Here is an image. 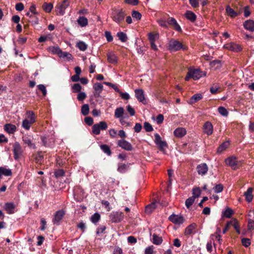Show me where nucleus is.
Here are the masks:
<instances>
[{
  "label": "nucleus",
  "instance_id": "680f3d73",
  "mask_svg": "<svg viewBox=\"0 0 254 254\" xmlns=\"http://www.w3.org/2000/svg\"><path fill=\"white\" fill-rule=\"evenodd\" d=\"M144 128L147 132H150L153 130V127L148 122L144 123Z\"/></svg>",
  "mask_w": 254,
  "mask_h": 254
},
{
  "label": "nucleus",
  "instance_id": "864d4df0",
  "mask_svg": "<svg viewBox=\"0 0 254 254\" xmlns=\"http://www.w3.org/2000/svg\"><path fill=\"white\" fill-rule=\"evenodd\" d=\"M72 89L73 90V92L77 93V92H79L80 91V90L82 89V87H81V86L80 85V84L76 83V84H74L72 86Z\"/></svg>",
  "mask_w": 254,
  "mask_h": 254
},
{
  "label": "nucleus",
  "instance_id": "2f4dec72",
  "mask_svg": "<svg viewBox=\"0 0 254 254\" xmlns=\"http://www.w3.org/2000/svg\"><path fill=\"white\" fill-rule=\"evenodd\" d=\"M229 144L230 143L229 141H225L223 142L217 148V152L218 153H221L228 147Z\"/></svg>",
  "mask_w": 254,
  "mask_h": 254
},
{
  "label": "nucleus",
  "instance_id": "9b49d317",
  "mask_svg": "<svg viewBox=\"0 0 254 254\" xmlns=\"http://www.w3.org/2000/svg\"><path fill=\"white\" fill-rule=\"evenodd\" d=\"M135 97L138 101L143 104H146V100L144 97L143 90L141 89H137L134 91Z\"/></svg>",
  "mask_w": 254,
  "mask_h": 254
},
{
  "label": "nucleus",
  "instance_id": "a19ab883",
  "mask_svg": "<svg viewBox=\"0 0 254 254\" xmlns=\"http://www.w3.org/2000/svg\"><path fill=\"white\" fill-rule=\"evenodd\" d=\"M102 150L108 155H111V151L109 146L106 144H103L100 146Z\"/></svg>",
  "mask_w": 254,
  "mask_h": 254
},
{
  "label": "nucleus",
  "instance_id": "de8ad7c7",
  "mask_svg": "<svg viewBox=\"0 0 254 254\" xmlns=\"http://www.w3.org/2000/svg\"><path fill=\"white\" fill-rule=\"evenodd\" d=\"M195 200V198L194 197H190L188 199H186L185 202V205L187 208L189 209L190 207L192 205Z\"/></svg>",
  "mask_w": 254,
  "mask_h": 254
},
{
  "label": "nucleus",
  "instance_id": "39448f33",
  "mask_svg": "<svg viewBox=\"0 0 254 254\" xmlns=\"http://www.w3.org/2000/svg\"><path fill=\"white\" fill-rule=\"evenodd\" d=\"M183 48L182 44L177 40L172 39L169 42V50L171 52H176Z\"/></svg>",
  "mask_w": 254,
  "mask_h": 254
},
{
  "label": "nucleus",
  "instance_id": "72a5a7b5",
  "mask_svg": "<svg viewBox=\"0 0 254 254\" xmlns=\"http://www.w3.org/2000/svg\"><path fill=\"white\" fill-rule=\"evenodd\" d=\"M156 207V204L155 202H152L148 204L145 207V212L147 214L151 213L153 210Z\"/></svg>",
  "mask_w": 254,
  "mask_h": 254
},
{
  "label": "nucleus",
  "instance_id": "f8f14e48",
  "mask_svg": "<svg viewBox=\"0 0 254 254\" xmlns=\"http://www.w3.org/2000/svg\"><path fill=\"white\" fill-rule=\"evenodd\" d=\"M64 214V212L63 210L57 211L55 214L53 219L54 224L59 225L60 221L63 219Z\"/></svg>",
  "mask_w": 254,
  "mask_h": 254
},
{
  "label": "nucleus",
  "instance_id": "6ab92c4d",
  "mask_svg": "<svg viewBox=\"0 0 254 254\" xmlns=\"http://www.w3.org/2000/svg\"><path fill=\"white\" fill-rule=\"evenodd\" d=\"M244 28L251 32L254 31V21L251 19L247 20L244 23Z\"/></svg>",
  "mask_w": 254,
  "mask_h": 254
},
{
  "label": "nucleus",
  "instance_id": "774afa93",
  "mask_svg": "<svg viewBox=\"0 0 254 254\" xmlns=\"http://www.w3.org/2000/svg\"><path fill=\"white\" fill-rule=\"evenodd\" d=\"M38 89L42 91L43 95L46 96L47 94V90L46 87L43 84H39L38 85Z\"/></svg>",
  "mask_w": 254,
  "mask_h": 254
},
{
  "label": "nucleus",
  "instance_id": "8fccbe9b",
  "mask_svg": "<svg viewBox=\"0 0 254 254\" xmlns=\"http://www.w3.org/2000/svg\"><path fill=\"white\" fill-rule=\"evenodd\" d=\"M51 51L54 54H56L58 55V56L60 57V55L62 53V50L58 46L56 47H52L50 48Z\"/></svg>",
  "mask_w": 254,
  "mask_h": 254
},
{
  "label": "nucleus",
  "instance_id": "f03ea898",
  "mask_svg": "<svg viewBox=\"0 0 254 254\" xmlns=\"http://www.w3.org/2000/svg\"><path fill=\"white\" fill-rule=\"evenodd\" d=\"M69 5V0H64L62 3H58L56 6L57 15H63L65 13V9Z\"/></svg>",
  "mask_w": 254,
  "mask_h": 254
},
{
  "label": "nucleus",
  "instance_id": "0eeeda50",
  "mask_svg": "<svg viewBox=\"0 0 254 254\" xmlns=\"http://www.w3.org/2000/svg\"><path fill=\"white\" fill-rule=\"evenodd\" d=\"M169 220L176 225H181L185 221V218L182 215L172 214L169 217Z\"/></svg>",
  "mask_w": 254,
  "mask_h": 254
},
{
  "label": "nucleus",
  "instance_id": "1a4fd4ad",
  "mask_svg": "<svg viewBox=\"0 0 254 254\" xmlns=\"http://www.w3.org/2000/svg\"><path fill=\"white\" fill-rule=\"evenodd\" d=\"M224 48L225 49H226L229 50H230V51H232L233 52H240L242 49L241 46H240L238 44H235L233 42H231L230 43H227V44H225L224 45Z\"/></svg>",
  "mask_w": 254,
  "mask_h": 254
},
{
  "label": "nucleus",
  "instance_id": "ddd939ff",
  "mask_svg": "<svg viewBox=\"0 0 254 254\" xmlns=\"http://www.w3.org/2000/svg\"><path fill=\"white\" fill-rule=\"evenodd\" d=\"M203 132L208 135L212 134L213 131V126L210 122H205L203 126Z\"/></svg>",
  "mask_w": 254,
  "mask_h": 254
},
{
  "label": "nucleus",
  "instance_id": "09e8293b",
  "mask_svg": "<svg viewBox=\"0 0 254 254\" xmlns=\"http://www.w3.org/2000/svg\"><path fill=\"white\" fill-rule=\"evenodd\" d=\"M100 219V215L98 213H95L92 215L90 218L91 222L96 223Z\"/></svg>",
  "mask_w": 254,
  "mask_h": 254
},
{
  "label": "nucleus",
  "instance_id": "c756f323",
  "mask_svg": "<svg viewBox=\"0 0 254 254\" xmlns=\"http://www.w3.org/2000/svg\"><path fill=\"white\" fill-rule=\"evenodd\" d=\"M185 16L187 19L192 22L196 20V15L191 11H187L185 13Z\"/></svg>",
  "mask_w": 254,
  "mask_h": 254
},
{
  "label": "nucleus",
  "instance_id": "5701e85b",
  "mask_svg": "<svg viewBox=\"0 0 254 254\" xmlns=\"http://www.w3.org/2000/svg\"><path fill=\"white\" fill-rule=\"evenodd\" d=\"M202 98V95L201 94H195L193 95L188 101L190 105H192Z\"/></svg>",
  "mask_w": 254,
  "mask_h": 254
},
{
  "label": "nucleus",
  "instance_id": "aec40b11",
  "mask_svg": "<svg viewBox=\"0 0 254 254\" xmlns=\"http://www.w3.org/2000/svg\"><path fill=\"white\" fill-rule=\"evenodd\" d=\"M226 163L231 166L233 169H236V166L237 165V161L235 157H231L225 160Z\"/></svg>",
  "mask_w": 254,
  "mask_h": 254
},
{
  "label": "nucleus",
  "instance_id": "f3484780",
  "mask_svg": "<svg viewBox=\"0 0 254 254\" xmlns=\"http://www.w3.org/2000/svg\"><path fill=\"white\" fill-rule=\"evenodd\" d=\"M196 169L198 174L203 176L207 173L208 171V167L206 164L202 163L197 166Z\"/></svg>",
  "mask_w": 254,
  "mask_h": 254
},
{
  "label": "nucleus",
  "instance_id": "7ed1b4c3",
  "mask_svg": "<svg viewBox=\"0 0 254 254\" xmlns=\"http://www.w3.org/2000/svg\"><path fill=\"white\" fill-rule=\"evenodd\" d=\"M201 77L200 71L198 69H189L187 74L185 77L186 81L189 80L190 78H193L194 80L198 79Z\"/></svg>",
  "mask_w": 254,
  "mask_h": 254
},
{
  "label": "nucleus",
  "instance_id": "412c9836",
  "mask_svg": "<svg viewBox=\"0 0 254 254\" xmlns=\"http://www.w3.org/2000/svg\"><path fill=\"white\" fill-rule=\"evenodd\" d=\"M196 224L192 223L189 225L185 229L184 234L185 236L190 235L194 233V230L196 228Z\"/></svg>",
  "mask_w": 254,
  "mask_h": 254
},
{
  "label": "nucleus",
  "instance_id": "052dcab7",
  "mask_svg": "<svg viewBox=\"0 0 254 254\" xmlns=\"http://www.w3.org/2000/svg\"><path fill=\"white\" fill-rule=\"evenodd\" d=\"M41 140L43 145L45 147H50L51 144L49 142V140L46 136H42Z\"/></svg>",
  "mask_w": 254,
  "mask_h": 254
},
{
  "label": "nucleus",
  "instance_id": "bf43d9fd",
  "mask_svg": "<svg viewBox=\"0 0 254 254\" xmlns=\"http://www.w3.org/2000/svg\"><path fill=\"white\" fill-rule=\"evenodd\" d=\"M131 15L133 18H136L137 20H140L141 18V13L137 11H132Z\"/></svg>",
  "mask_w": 254,
  "mask_h": 254
},
{
  "label": "nucleus",
  "instance_id": "20e7f679",
  "mask_svg": "<svg viewBox=\"0 0 254 254\" xmlns=\"http://www.w3.org/2000/svg\"><path fill=\"white\" fill-rule=\"evenodd\" d=\"M107 127V123L104 121H102L98 124H94L92 126V132L94 134L98 135L100 133L101 130H105Z\"/></svg>",
  "mask_w": 254,
  "mask_h": 254
},
{
  "label": "nucleus",
  "instance_id": "bb28decb",
  "mask_svg": "<svg viewBox=\"0 0 254 254\" xmlns=\"http://www.w3.org/2000/svg\"><path fill=\"white\" fill-rule=\"evenodd\" d=\"M227 225L233 226L234 227V228H235V229L236 230L237 233H238V234L240 233V231L239 229L240 226H239V225L238 223V221L237 219H233L231 221L228 222L227 223Z\"/></svg>",
  "mask_w": 254,
  "mask_h": 254
},
{
  "label": "nucleus",
  "instance_id": "58836bf2",
  "mask_svg": "<svg viewBox=\"0 0 254 254\" xmlns=\"http://www.w3.org/2000/svg\"><path fill=\"white\" fill-rule=\"evenodd\" d=\"M42 7L46 12H50L53 7V5L51 3L44 2Z\"/></svg>",
  "mask_w": 254,
  "mask_h": 254
},
{
  "label": "nucleus",
  "instance_id": "7c9ffc66",
  "mask_svg": "<svg viewBox=\"0 0 254 254\" xmlns=\"http://www.w3.org/2000/svg\"><path fill=\"white\" fill-rule=\"evenodd\" d=\"M12 175L11 170L9 169H6L4 167H0V176H10Z\"/></svg>",
  "mask_w": 254,
  "mask_h": 254
},
{
  "label": "nucleus",
  "instance_id": "69168bd1",
  "mask_svg": "<svg viewBox=\"0 0 254 254\" xmlns=\"http://www.w3.org/2000/svg\"><path fill=\"white\" fill-rule=\"evenodd\" d=\"M242 243L245 247H248L251 245V240L248 238H243Z\"/></svg>",
  "mask_w": 254,
  "mask_h": 254
},
{
  "label": "nucleus",
  "instance_id": "a878e982",
  "mask_svg": "<svg viewBox=\"0 0 254 254\" xmlns=\"http://www.w3.org/2000/svg\"><path fill=\"white\" fill-rule=\"evenodd\" d=\"M108 61L112 64H115L118 62L117 57L112 52H109L107 54Z\"/></svg>",
  "mask_w": 254,
  "mask_h": 254
},
{
  "label": "nucleus",
  "instance_id": "6e6d98bb",
  "mask_svg": "<svg viewBox=\"0 0 254 254\" xmlns=\"http://www.w3.org/2000/svg\"><path fill=\"white\" fill-rule=\"evenodd\" d=\"M218 111L221 115L224 116H227L228 115V112L227 110L223 107H219L218 109Z\"/></svg>",
  "mask_w": 254,
  "mask_h": 254
},
{
  "label": "nucleus",
  "instance_id": "c9c22d12",
  "mask_svg": "<svg viewBox=\"0 0 254 254\" xmlns=\"http://www.w3.org/2000/svg\"><path fill=\"white\" fill-rule=\"evenodd\" d=\"M124 113V109L122 107L118 108L115 110V117L116 118H121Z\"/></svg>",
  "mask_w": 254,
  "mask_h": 254
},
{
  "label": "nucleus",
  "instance_id": "a18cd8bd",
  "mask_svg": "<svg viewBox=\"0 0 254 254\" xmlns=\"http://www.w3.org/2000/svg\"><path fill=\"white\" fill-rule=\"evenodd\" d=\"M32 124V123L30 122L29 120L25 119L22 122V127L25 129L29 130Z\"/></svg>",
  "mask_w": 254,
  "mask_h": 254
},
{
  "label": "nucleus",
  "instance_id": "dca6fc26",
  "mask_svg": "<svg viewBox=\"0 0 254 254\" xmlns=\"http://www.w3.org/2000/svg\"><path fill=\"white\" fill-rule=\"evenodd\" d=\"M94 89V95L96 97H99L103 89V86L102 84L97 82L93 85Z\"/></svg>",
  "mask_w": 254,
  "mask_h": 254
},
{
  "label": "nucleus",
  "instance_id": "423d86ee",
  "mask_svg": "<svg viewBox=\"0 0 254 254\" xmlns=\"http://www.w3.org/2000/svg\"><path fill=\"white\" fill-rule=\"evenodd\" d=\"M124 217V214L121 212H112L109 215L110 220L112 223H119Z\"/></svg>",
  "mask_w": 254,
  "mask_h": 254
},
{
  "label": "nucleus",
  "instance_id": "393cba45",
  "mask_svg": "<svg viewBox=\"0 0 254 254\" xmlns=\"http://www.w3.org/2000/svg\"><path fill=\"white\" fill-rule=\"evenodd\" d=\"M4 128L9 134L13 133L16 130V126L11 124H6L4 127Z\"/></svg>",
  "mask_w": 254,
  "mask_h": 254
},
{
  "label": "nucleus",
  "instance_id": "6e6552de",
  "mask_svg": "<svg viewBox=\"0 0 254 254\" xmlns=\"http://www.w3.org/2000/svg\"><path fill=\"white\" fill-rule=\"evenodd\" d=\"M118 146L127 151H131L133 147L131 144L125 139H121L118 141Z\"/></svg>",
  "mask_w": 254,
  "mask_h": 254
},
{
  "label": "nucleus",
  "instance_id": "4d7b16f0",
  "mask_svg": "<svg viewBox=\"0 0 254 254\" xmlns=\"http://www.w3.org/2000/svg\"><path fill=\"white\" fill-rule=\"evenodd\" d=\"M87 96L85 92H80L77 95V99L79 101H82L86 98Z\"/></svg>",
  "mask_w": 254,
  "mask_h": 254
},
{
  "label": "nucleus",
  "instance_id": "b1692460",
  "mask_svg": "<svg viewBox=\"0 0 254 254\" xmlns=\"http://www.w3.org/2000/svg\"><path fill=\"white\" fill-rule=\"evenodd\" d=\"M15 206L13 203L7 202L4 205V209L8 214H13L14 213V208Z\"/></svg>",
  "mask_w": 254,
  "mask_h": 254
},
{
  "label": "nucleus",
  "instance_id": "13d9d810",
  "mask_svg": "<svg viewBox=\"0 0 254 254\" xmlns=\"http://www.w3.org/2000/svg\"><path fill=\"white\" fill-rule=\"evenodd\" d=\"M29 21L34 25H36L38 24V18L33 15H31Z\"/></svg>",
  "mask_w": 254,
  "mask_h": 254
},
{
  "label": "nucleus",
  "instance_id": "5fc2aeb1",
  "mask_svg": "<svg viewBox=\"0 0 254 254\" xmlns=\"http://www.w3.org/2000/svg\"><path fill=\"white\" fill-rule=\"evenodd\" d=\"M128 166L126 164H121L118 167V170L120 173L125 172L128 169Z\"/></svg>",
  "mask_w": 254,
  "mask_h": 254
},
{
  "label": "nucleus",
  "instance_id": "3c124183",
  "mask_svg": "<svg viewBox=\"0 0 254 254\" xmlns=\"http://www.w3.org/2000/svg\"><path fill=\"white\" fill-rule=\"evenodd\" d=\"M234 213L233 210L229 207L223 212V215L227 218H230L231 215Z\"/></svg>",
  "mask_w": 254,
  "mask_h": 254
},
{
  "label": "nucleus",
  "instance_id": "ea45409f",
  "mask_svg": "<svg viewBox=\"0 0 254 254\" xmlns=\"http://www.w3.org/2000/svg\"><path fill=\"white\" fill-rule=\"evenodd\" d=\"M76 46L80 50L82 51H85L87 48V45L83 41H79L77 42Z\"/></svg>",
  "mask_w": 254,
  "mask_h": 254
},
{
  "label": "nucleus",
  "instance_id": "603ef678",
  "mask_svg": "<svg viewBox=\"0 0 254 254\" xmlns=\"http://www.w3.org/2000/svg\"><path fill=\"white\" fill-rule=\"evenodd\" d=\"M43 156L41 152H39L35 156L34 159L36 163L41 164L43 160Z\"/></svg>",
  "mask_w": 254,
  "mask_h": 254
},
{
  "label": "nucleus",
  "instance_id": "2eb2a0df",
  "mask_svg": "<svg viewBox=\"0 0 254 254\" xmlns=\"http://www.w3.org/2000/svg\"><path fill=\"white\" fill-rule=\"evenodd\" d=\"M168 24L173 26V29L178 32H182V29L176 19L173 17H170L167 20Z\"/></svg>",
  "mask_w": 254,
  "mask_h": 254
},
{
  "label": "nucleus",
  "instance_id": "49530a36",
  "mask_svg": "<svg viewBox=\"0 0 254 254\" xmlns=\"http://www.w3.org/2000/svg\"><path fill=\"white\" fill-rule=\"evenodd\" d=\"M60 57L61 58L66 59L67 60H70L72 58L71 54L68 52H64L63 51L62 52L61 55H60Z\"/></svg>",
  "mask_w": 254,
  "mask_h": 254
},
{
  "label": "nucleus",
  "instance_id": "f704fd0d",
  "mask_svg": "<svg viewBox=\"0 0 254 254\" xmlns=\"http://www.w3.org/2000/svg\"><path fill=\"white\" fill-rule=\"evenodd\" d=\"M77 22L81 26L84 27L88 24V20L84 16H80L77 20Z\"/></svg>",
  "mask_w": 254,
  "mask_h": 254
},
{
  "label": "nucleus",
  "instance_id": "cd10ccee",
  "mask_svg": "<svg viewBox=\"0 0 254 254\" xmlns=\"http://www.w3.org/2000/svg\"><path fill=\"white\" fill-rule=\"evenodd\" d=\"M226 11L228 15L232 18H234L238 15L236 12L233 8H231L229 5H227L226 7Z\"/></svg>",
  "mask_w": 254,
  "mask_h": 254
},
{
  "label": "nucleus",
  "instance_id": "473e14b6",
  "mask_svg": "<svg viewBox=\"0 0 254 254\" xmlns=\"http://www.w3.org/2000/svg\"><path fill=\"white\" fill-rule=\"evenodd\" d=\"M27 118L29 121L33 124L35 122V116L33 111H28L26 112Z\"/></svg>",
  "mask_w": 254,
  "mask_h": 254
},
{
  "label": "nucleus",
  "instance_id": "4468645a",
  "mask_svg": "<svg viewBox=\"0 0 254 254\" xmlns=\"http://www.w3.org/2000/svg\"><path fill=\"white\" fill-rule=\"evenodd\" d=\"M155 137V143L159 146L160 150H162L164 147H166L167 145V143L161 140V138L160 135L158 133H156L154 135Z\"/></svg>",
  "mask_w": 254,
  "mask_h": 254
},
{
  "label": "nucleus",
  "instance_id": "e433bc0d",
  "mask_svg": "<svg viewBox=\"0 0 254 254\" xmlns=\"http://www.w3.org/2000/svg\"><path fill=\"white\" fill-rule=\"evenodd\" d=\"M152 240L153 244L157 245L161 244L163 241L161 237L158 236L156 234L153 235Z\"/></svg>",
  "mask_w": 254,
  "mask_h": 254
},
{
  "label": "nucleus",
  "instance_id": "4c0bfd02",
  "mask_svg": "<svg viewBox=\"0 0 254 254\" xmlns=\"http://www.w3.org/2000/svg\"><path fill=\"white\" fill-rule=\"evenodd\" d=\"M159 38V34L150 33L148 34V39L150 42H155Z\"/></svg>",
  "mask_w": 254,
  "mask_h": 254
},
{
  "label": "nucleus",
  "instance_id": "e2e57ef3",
  "mask_svg": "<svg viewBox=\"0 0 254 254\" xmlns=\"http://www.w3.org/2000/svg\"><path fill=\"white\" fill-rule=\"evenodd\" d=\"M214 191L216 193H219L223 190V187L221 184L216 185L213 188Z\"/></svg>",
  "mask_w": 254,
  "mask_h": 254
},
{
  "label": "nucleus",
  "instance_id": "0e129e2a",
  "mask_svg": "<svg viewBox=\"0 0 254 254\" xmlns=\"http://www.w3.org/2000/svg\"><path fill=\"white\" fill-rule=\"evenodd\" d=\"M64 172L63 169H59L55 172V176L56 178L64 176Z\"/></svg>",
  "mask_w": 254,
  "mask_h": 254
},
{
  "label": "nucleus",
  "instance_id": "f257e3e1",
  "mask_svg": "<svg viewBox=\"0 0 254 254\" xmlns=\"http://www.w3.org/2000/svg\"><path fill=\"white\" fill-rule=\"evenodd\" d=\"M126 15V11L123 9L115 10L112 13V18L114 21L120 24L124 21Z\"/></svg>",
  "mask_w": 254,
  "mask_h": 254
},
{
  "label": "nucleus",
  "instance_id": "79ce46f5",
  "mask_svg": "<svg viewBox=\"0 0 254 254\" xmlns=\"http://www.w3.org/2000/svg\"><path fill=\"white\" fill-rule=\"evenodd\" d=\"M81 112L83 116L87 115L89 113V107L88 104H84L81 107Z\"/></svg>",
  "mask_w": 254,
  "mask_h": 254
},
{
  "label": "nucleus",
  "instance_id": "a211bd4d",
  "mask_svg": "<svg viewBox=\"0 0 254 254\" xmlns=\"http://www.w3.org/2000/svg\"><path fill=\"white\" fill-rule=\"evenodd\" d=\"M22 140L24 143L27 144L29 147H32L33 148H35V145L34 143H32V137L30 135H24L22 137Z\"/></svg>",
  "mask_w": 254,
  "mask_h": 254
},
{
  "label": "nucleus",
  "instance_id": "c85d7f7f",
  "mask_svg": "<svg viewBox=\"0 0 254 254\" xmlns=\"http://www.w3.org/2000/svg\"><path fill=\"white\" fill-rule=\"evenodd\" d=\"M252 192L253 189L249 188L244 193V195L246 197V199L249 202H251L253 199V196L252 194Z\"/></svg>",
  "mask_w": 254,
  "mask_h": 254
},
{
  "label": "nucleus",
  "instance_id": "c03bdc74",
  "mask_svg": "<svg viewBox=\"0 0 254 254\" xmlns=\"http://www.w3.org/2000/svg\"><path fill=\"white\" fill-rule=\"evenodd\" d=\"M117 37L119 38V39L122 42H125L127 41V36L126 34L123 32H118L117 33Z\"/></svg>",
  "mask_w": 254,
  "mask_h": 254
},
{
  "label": "nucleus",
  "instance_id": "338daca9",
  "mask_svg": "<svg viewBox=\"0 0 254 254\" xmlns=\"http://www.w3.org/2000/svg\"><path fill=\"white\" fill-rule=\"evenodd\" d=\"M220 88V86L217 84H214L212 87L210 89V92L212 94H216L218 89Z\"/></svg>",
  "mask_w": 254,
  "mask_h": 254
},
{
  "label": "nucleus",
  "instance_id": "9d476101",
  "mask_svg": "<svg viewBox=\"0 0 254 254\" xmlns=\"http://www.w3.org/2000/svg\"><path fill=\"white\" fill-rule=\"evenodd\" d=\"M14 158L15 159H18L22 154V150L20 144L16 142L13 145Z\"/></svg>",
  "mask_w": 254,
  "mask_h": 254
},
{
  "label": "nucleus",
  "instance_id": "37998d69",
  "mask_svg": "<svg viewBox=\"0 0 254 254\" xmlns=\"http://www.w3.org/2000/svg\"><path fill=\"white\" fill-rule=\"evenodd\" d=\"M192 197H194V198H197L199 197L201 194V190L199 188H195L192 190Z\"/></svg>",
  "mask_w": 254,
  "mask_h": 254
},
{
  "label": "nucleus",
  "instance_id": "4be33fe9",
  "mask_svg": "<svg viewBox=\"0 0 254 254\" xmlns=\"http://www.w3.org/2000/svg\"><path fill=\"white\" fill-rule=\"evenodd\" d=\"M186 132L187 131L185 128L178 127L174 130V134L177 137L180 138L184 136L186 134Z\"/></svg>",
  "mask_w": 254,
  "mask_h": 254
}]
</instances>
